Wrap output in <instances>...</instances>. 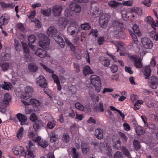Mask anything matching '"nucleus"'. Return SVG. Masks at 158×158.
Returning a JSON list of instances; mask_svg holds the SVG:
<instances>
[{"mask_svg":"<svg viewBox=\"0 0 158 158\" xmlns=\"http://www.w3.org/2000/svg\"><path fill=\"white\" fill-rule=\"evenodd\" d=\"M68 22V20L67 19L64 17H60L59 19L58 24L60 28L64 29L66 27Z\"/></svg>","mask_w":158,"mask_h":158,"instance_id":"obj_12","label":"nucleus"},{"mask_svg":"<svg viewBox=\"0 0 158 158\" xmlns=\"http://www.w3.org/2000/svg\"><path fill=\"white\" fill-rule=\"evenodd\" d=\"M75 107L77 109L83 111L84 110V107L80 103L77 102L75 104Z\"/></svg>","mask_w":158,"mask_h":158,"instance_id":"obj_57","label":"nucleus"},{"mask_svg":"<svg viewBox=\"0 0 158 158\" xmlns=\"http://www.w3.org/2000/svg\"><path fill=\"white\" fill-rule=\"evenodd\" d=\"M69 8L72 11L76 13H80L81 10L80 6L74 2L72 3L70 5Z\"/></svg>","mask_w":158,"mask_h":158,"instance_id":"obj_13","label":"nucleus"},{"mask_svg":"<svg viewBox=\"0 0 158 158\" xmlns=\"http://www.w3.org/2000/svg\"><path fill=\"white\" fill-rule=\"evenodd\" d=\"M24 52L28 54L29 53L30 51L26 43L21 42Z\"/></svg>","mask_w":158,"mask_h":158,"instance_id":"obj_46","label":"nucleus"},{"mask_svg":"<svg viewBox=\"0 0 158 158\" xmlns=\"http://www.w3.org/2000/svg\"><path fill=\"white\" fill-rule=\"evenodd\" d=\"M98 33V31L97 29H92L89 33V35H92L95 37H97Z\"/></svg>","mask_w":158,"mask_h":158,"instance_id":"obj_55","label":"nucleus"},{"mask_svg":"<svg viewBox=\"0 0 158 158\" xmlns=\"http://www.w3.org/2000/svg\"><path fill=\"white\" fill-rule=\"evenodd\" d=\"M56 125V122L54 121H49L47 124V127L49 129L53 128Z\"/></svg>","mask_w":158,"mask_h":158,"instance_id":"obj_51","label":"nucleus"},{"mask_svg":"<svg viewBox=\"0 0 158 158\" xmlns=\"http://www.w3.org/2000/svg\"><path fill=\"white\" fill-rule=\"evenodd\" d=\"M72 152L73 154V158H78L79 153L76 152V150L75 148H73L72 149Z\"/></svg>","mask_w":158,"mask_h":158,"instance_id":"obj_58","label":"nucleus"},{"mask_svg":"<svg viewBox=\"0 0 158 158\" xmlns=\"http://www.w3.org/2000/svg\"><path fill=\"white\" fill-rule=\"evenodd\" d=\"M99 19V22L101 26L103 28H106L107 26L109 21L108 18L104 15L100 17Z\"/></svg>","mask_w":158,"mask_h":158,"instance_id":"obj_10","label":"nucleus"},{"mask_svg":"<svg viewBox=\"0 0 158 158\" xmlns=\"http://www.w3.org/2000/svg\"><path fill=\"white\" fill-rule=\"evenodd\" d=\"M152 28L154 30L150 32L149 35L152 40L157 41L158 40V33H156V27Z\"/></svg>","mask_w":158,"mask_h":158,"instance_id":"obj_21","label":"nucleus"},{"mask_svg":"<svg viewBox=\"0 0 158 158\" xmlns=\"http://www.w3.org/2000/svg\"><path fill=\"white\" fill-rule=\"evenodd\" d=\"M31 105L35 106H38L40 105V102L38 100L34 98H31L30 101Z\"/></svg>","mask_w":158,"mask_h":158,"instance_id":"obj_33","label":"nucleus"},{"mask_svg":"<svg viewBox=\"0 0 158 158\" xmlns=\"http://www.w3.org/2000/svg\"><path fill=\"white\" fill-rule=\"evenodd\" d=\"M91 84L94 86L101 85L100 77L97 76L92 75L90 77Z\"/></svg>","mask_w":158,"mask_h":158,"instance_id":"obj_9","label":"nucleus"},{"mask_svg":"<svg viewBox=\"0 0 158 158\" xmlns=\"http://www.w3.org/2000/svg\"><path fill=\"white\" fill-rule=\"evenodd\" d=\"M14 46L16 50L17 51H20L21 50L22 46L19 40L16 39L15 40Z\"/></svg>","mask_w":158,"mask_h":158,"instance_id":"obj_40","label":"nucleus"},{"mask_svg":"<svg viewBox=\"0 0 158 158\" xmlns=\"http://www.w3.org/2000/svg\"><path fill=\"white\" fill-rule=\"evenodd\" d=\"M64 14L66 17L69 18L72 15L73 12L69 8H67L65 10Z\"/></svg>","mask_w":158,"mask_h":158,"instance_id":"obj_53","label":"nucleus"},{"mask_svg":"<svg viewBox=\"0 0 158 158\" xmlns=\"http://www.w3.org/2000/svg\"><path fill=\"white\" fill-rule=\"evenodd\" d=\"M36 82L38 85L41 88H46L48 85V82L44 77L42 76H40L37 78Z\"/></svg>","mask_w":158,"mask_h":158,"instance_id":"obj_7","label":"nucleus"},{"mask_svg":"<svg viewBox=\"0 0 158 158\" xmlns=\"http://www.w3.org/2000/svg\"><path fill=\"white\" fill-rule=\"evenodd\" d=\"M77 31H76L74 30H73L71 31V32L69 33L71 35L73 36H76L77 35L80 31V29L79 27H77Z\"/></svg>","mask_w":158,"mask_h":158,"instance_id":"obj_60","label":"nucleus"},{"mask_svg":"<svg viewBox=\"0 0 158 158\" xmlns=\"http://www.w3.org/2000/svg\"><path fill=\"white\" fill-rule=\"evenodd\" d=\"M62 8L61 6L56 5L53 7L52 13L55 16H60L61 13Z\"/></svg>","mask_w":158,"mask_h":158,"instance_id":"obj_11","label":"nucleus"},{"mask_svg":"<svg viewBox=\"0 0 158 158\" xmlns=\"http://www.w3.org/2000/svg\"><path fill=\"white\" fill-rule=\"evenodd\" d=\"M10 58V54L8 53H2L0 56V58L3 61L9 60Z\"/></svg>","mask_w":158,"mask_h":158,"instance_id":"obj_32","label":"nucleus"},{"mask_svg":"<svg viewBox=\"0 0 158 158\" xmlns=\"http://www.w3.org/2000/svg\"><path fill=\"white\" fill-rule=\"evenodd\" d=\"M112 26L114 29L115 34L122 38L121 36L123 35L124 33L122 29L124 27L123 24L118 20H114L112 22Z\"/></svg>","mask_w":158,"mask_h":158,"instance_id":"obj_1","label":"nucleus"},{"mask_svg":"<svg viewBox=\"0 0 158 158\" xmlns=\"http://www.w3.org/2000/svg\"><path fill=\"white\" fill-rule=\"evenodd\" d=\"M122 5L126 6H132L133 5V1L132 0H129L127 1H123V2Z\"/></svg>","mask_w":158,"mask_h":158,"instance_id":"obj_52","label":"nucleus"},{"mask_svg":"<svg viewBox=\"0 0 158 158\" xmlns=\"http://www.w3.org/2000/svg\"><path fill=\"white\" fill-rule=\"evenodd\" d=\"M13 150L15 155L19 156H24L26 154L25 150L22 146L14 147L13 148Z\"/></svg>","mask_w":158,"mask_h":158,"instance_id":"obj_4","label":"nucleus"},{"mask_svg":"<svg viewBox=\"0 0 158 158\" xmlns=\"http://www.w3.org/2000/svg\"><path fill=\"white\" fill-rule=\"evenodd\" d=\"M0 5L3 9L6 8H13L15 6V5L12 3L6 4L2 2H0Z\"/></svg>","mask_w":158,"mask_h":158,"instance_id":"obj_25","label":"nucleus"},{"mask_svg":"<svg viewBox=\"0 0 158 158\" xmlns=\"http://www.w3.org/2000/svg\"><path fill=\"white\" fill-rule=\"evenodd\" d=\"M118 134L120 137L122 139V141L123 143H127V141L128 138L124 133L121 131L118 132Z\"/></svg>","mask_w":158,"mask_h":158,"instance_id":"obj_38","label":"nucleus"},{"mask_svg":"<svg viewBox=\"0 0 158 158\" xmlns=\"http://www.w3.org/2000/svg\"><path fill=\"white\" fill-rule=\"evenodd\" d=\"M148 79V83L150 87L153 89H156L158 86V78L154 76H152Z\"/></svg>","mask_w":158,"mask_h":158,"instance_id":"obj_3","label":"nucleus"},{"mask_svg":"<svg viewBox=\"0 0 158 158\" xmlns=\"http://www.w3.org/2000/svg\"><path fill=\"white\" fill-rule=\"evenodd\" d=\"M11 97L8 93H6L4 95V98L2 101L5 102L7 105H9L11 101Z\"/></svg>","mask_w":158,"mask_h":158,"instance_id":"obj_22","label":"nucleus"},{"mask_svg":"<svg viewBox=\"0 0 158 158\" xmlns=\"http://www.w3.org/2000/svg\"><path fill=\"white\" fill-rule=\"evenodd\" d=\"M141 41L144 48L151 49L153 46V43L149 38L145 37L141 39Z\"/></svg>","mask_w":158,"mask_h":158,"instance_id":"obj_5","label":"nucleus"},{"mask_svg":"<svg viewBox=\"0 0 158 158\" xmlns=\"http://www.w3.org/2000/svg\"><path fill=\"white\" fill-rule=\"evenodd\" d=\"M81 28L83 30H87L91 28V27L89 24L85 23L81 25Z\"/></svg>","mask_w":158,"mask_h":158,"instance_id":"obj_50","label":"nucleus"},{"mask_svg":"<svg viewBox=\"0 0 158 158\" xmlns=\"http://www.w3.org/2000/svg\"><path fill=\"white\" fill-rule=\"evenodd\" d=\"M103 132L102 130L99 128H97L94 132L96 137L99 139H102L103 138Z\"/></svg>","mask_w":158,"mask_h":158,"instance_id":"obj_20","label":"nucleus"},{"mask_svg":"<svg viewBox=\"0 0 158 158\" xmlns=\"http://www.w3.org/2000/svg\"><path fill=\"white\" fill-rule=\"evenodd\" d=\"M140 58H138V60L134 63L135 66L137 68H141L143 67V64L141 62Z\"/></svg>","mask_w":158,"mask_h":158,"instance_id":"obj_45","label":"nucleus"},{"mask_svg":"<svg viewBox=\"0 0 158 158\" xmlns=\"http://www.w3.org/2000/svg\"><path fill=\"white\" fill-rule=\"evenodd\" d=\"M129 13H127L126 11L123 12L122 14L123 19L125 21L127 20L129 17Z\"/></svg>","mask_w":158,"mask_h":158,"instance_id":"obj_61","label":"nucleus"},{"mask_svg":"<svg viewBox=\"0 0 158 158\" xmlns=\"http://www.w3.org/2000/svg\"><path fill=\"white\" fill-rule=\"evenodd\" d=\"M94 4H97V3L96 2H92L91 3V10H93V11L95 12L94 14H95V13L96 12H97V14H99L98 12L100 11V10L99 8L96 7V6H93Z\"/></svg>","mask_w":158,"mask_h":158,"instance_id":"obj_49","label":"nucleus"},{"mask_svg":"<svg viewBox=\"0 0 158 158\" xmlns=\"http://www.w3.org/2000/svg\"><path fill=\"white\" fill-rule=\"evenodd\" d=\"M57 31L56 28L53 26H50L48 29L47 33L49 36L53 37L56 35Z\"/></svg>","mask_w":158,"mask_h":158,"instance_id":"obj_18","label":"nucleus"},{"mask_svg":"<svg viewBox=\"0 0 158 158\" xmlns=\"http://www.w3.org/2000/svg\"><path fill=\"white\" fill-rule=\"evenodd\" d=\"M24 131L23 127H21L18 131L16 135L17 137L19 139H21L23 137Z\"/></svg>","mask_w":158,"mask_h":158,"instance_id":"obj_42","label":"nucleus"},{"mask_svg":"<svg viewBox=\"0 0 158 158\" xmlns=\"http://www.w3.org/2000/svg\"><path fill=\"white\" fill-rule=\"evenodd\" d=\"M53 38L55 40L61 48H64L65 46V43L63 39L59 35L56 34Z\"/></svg>","mask_w":158,"mask_h":158,"instance_id":"obj_14","label":"nucleus"},{"mask_svg":"<svg viewBox=\"0 0 158 158\" xmlns=\"http://www.w3.org/2000/svg\"><path fill=\"white\" fill-rule=\"evenodd\" d=\"M134 32L136 34H139L140 33L139 28L138 26L136 24H134L132 27Z\"/></svg>","mask_w":158,"mask_h":158,"instance_id":"obj_56","label":"nucleus"},{"mask_svg":"<svg viewBox=\"0 0 158 158\" xmlns=\"http://www.w3.org/2000/svg\"><path fill=\"white\" fill-rule=\"evenodd\" d=\"M9 17L2 15L0 18V24L1 25H5L7 24L9 21Z\"/></svg>","mask_w":158,"mask_h":158,"instance_id":"obj_24","label":"nucleus"},{"mask_svg":"<svg viewBox=\"0 0 158 158\" xmlns=\"http://www.w3.org/2000/svg\"><path fill=\"white\" fill-rule=\"evenodd\" d=\"M145 22L148 24L151 25L152 27H157L158 25V22L156 21V23H155V21L153 18L151 16H148L145 19Z\"/></svg>","mask_w":158,"mask_h":158,"instance_id":"obj_15","label":"nucleus"},{"mask_svg":"<svg viewBox=\"0 0 158 158\" xmlns=\"http://www.w3.org/2000/svg\"><path fill=\"white\" fill-rule=\"evenodd\" d=\"M35 54L37 56L43 58L44 57H49L50 55L47 53V51L41 48L37 49L35 51Z\"/></svg>","mask_w":158,"mask_h":158,"instance_id":"obj_8","label":"nucleus"},{"mask_svg":"<svg viewBox=\"0 0 158 158\" xmlns=\"http://www.w3.org/2000/svg\"><path fill=\"white\" fill-rule=\"evenodd\" d=\"M28 136L30 138L32 139V140L35 142H37L40 141L41 139L40 136L35 137V134L33 131L29 132Z\"/></svg>","mask_w":158,"mask_h":158,"instance_id":"obj_23","label":"nucleus"},{"mask_svg":"<svg viewBox=\"0 0 158 158\" xmlns=\"http://www.w3.org/2000/svg\"><path fill=\"white\" fill-rule=\"evenodd\" d=\"M111 42L116 47L117 49L116 52H118L119 51V48H123L124 44L123 42L120 41H117L116 42H114L112 41Z\"/></svg>","mask_w":158,"mask_h":158,"instance_id":"obj_28","label":"nucleus"},{"mask_svg":"<svg viewBox=\"0 0 158 158\" xmlns=\"http://www.w3.org/2000/svg\"><path fill=\"white\" fill-rule=\"evenodd\" d=\"M83 73L86 76L88 74L93 73L94 72L89 65H86L83 68Z\"/></svg>","mask_w":158,"mask_h":158,"instance_id":"obj_26","label":"nucleus"},{"mask_svg":"<svg viewBox=\"0 0 158 158\" xmlns=\"http://www.w3.org/2000/svg\"><path fill=\"white\" fill-rule=\"evenodd\" d=\"M41 12L42 14L45 16L48 17L51 14V10L50 8H48L46 10L42 9Z\"/></svg>","mask_w":158,"mask_h":158,"instance_id":"obj_35","label":"nucleus"},{"mask_svg":"<svg viewBox=\"0 0 158 158\" xmlns=\"http://www.w3.org/2000/svg\"><path fill=\"white\" fill-rule=\"evenodd\" d=\"M69 137L67 133L63 134L62 137V140L63 142L67 143L69 141Z\"/></svg>","mask_w":158,"mask_h":158,"instance_id":"obj_54","label":"nucleus"},{"mask_svg":"<svg viewBox=\"0 0 158 158\" xmlns=\"http://www.w3.org/2000/svg\"><path fill=\"white\" fill-rule=\"evenodd\" d=\"M39 37L40 41H39V44L42 48H46V46L50 44V39L45 35L40 34H39Z\"/></svg>","mask_w":158,"mask_h":158,"instance_id":"obj_2","label":"nucleus"},{"mask_svg":"<svg viewBox=\"0 0 158 158\" xmlns=\"http://www.w3.org/2000/svg\"><path fill=\"white\" fill-rule=\"evenodd\" d=\"M88 146L87 144L85 142H82L81 143V148L82 150V152L84 153H87V150L88 148Z\"/></svg>","mask_w":158,"mask_h":158,"instance_id":"obj_39","label":"nucleus"},{"mask_svg":"<svg viewBox=\"0 0 158 158\" xmlns=\"http://www.w3.org/2000/svg\"><path fill=\"white\" fill-rule=\"evenodd\" d=\"M151 73V70L149 66H146L145 68L144 71V74L146 76L145 79H148L150 76Z\"/></svg>","mask_w":158,"mask_h":158,"instance_id":"obj_30","label":"nucleus"},{"mask_svg":"<svg viewBox=\"0 0 158 158\" xmlns=\"http://www.w3.org/2000/svg\"><path fill=\"white\" fill-rule=\"evenodd\" d=\"M135 131L136 134L138 135H143L145 132L144 128L139 126H138L136 127Z\"/></svg>","mask_w":158,"mask_h":158,"instance_id":"obj_27","label":"nucleus"},{"mask_svg":"<svg viewBox=\"0 0 158 158\" xmlns=\"http://www.w3.org/2000/svg\"><path fill=\"white\" fill-rule=\"evenodd\" d=\"M121 151L123 154L128 158H130L131 157V156L130 155V152L126 147L124 146L122 147L121 148Z\"/></svg>","mask_w":158,"mask_h":158,"instance_id":"obj_36","label":"nucleus"},{"mask_svg":"<svg viewBox=\"0 0 158 158\" xmlns=\"http://www.w3.org/2000/svg\"><path fill=\"white\" fill-rule=\"evenodd\" d=\"M7 106L8 105L2 101L0 102V111L3 113H5L6 111V108Z\"/></svg>","mask_w":158,"mask_h":158,"instance_id":"obj_29","label":"nucleus"},{"mask_svg":"<svg viewBox=\"0 0 158 158\" xmlns=\"http://www.w3.org/2000/svg\"><path fill=\"white\" fill-rule=\"evenodd\" d=\"M0 66L3 71H5L9 69V64L7 63L4 62L0 64Z\"/></svg>","mask_w":158,"mask_h":158,"instance_id":"obj_43","label":"nucleus"},{"mask_svg":"<svg viewBox=\"0 0 158 158\" xmlns=\"http://www.w3.org/2000/svg\"><path fill=\"white\" fill-rule=\"evenodd\" d=\"M58 139V135L56 134L55 131L52 132L50 135V141L51 142L56 141Z\"/></svg>","mask_w":158,"mask_h":158,"instance_id":"obj_31","label":"nucleus"},{"mask_svg":"<svg viewBox=\"0 0 158 158\" xmlns=\"http://www.w3.org/2000/svg\"><path fill=\"white\" fill-rule=\"evenodd\" d=\"M40 65L41 66L43 67V68L45 69L47 72H49L50 73H52V74H53L54 73V71L52 70L51 69L48 68L45 65L42 64L40 63Z\"/></svg>","mask_w":158,"mask_h":158,"instance_id":"obj_59","label":"nucleus"},{"mask_svg":"<svg viewBox=\"0 0 158 158\" xmlns=\"http://www.w3.org/2000/svg\"><path fill=\"white\" fill-rule=\"evenodd\" d=\"M36 40V37L34 35H31L28 37V40L30 43H34Z\"/></svg>","mask_w":158,"mask_h":158,"instance_id":"obj_47","label":"nucleus"},{"mask_svg":"<svg viewBox=\"0 0 158 158\" xmlns=\"http://www.w3.org/2000/svg\"><path fill=\"white\" fill-rule=\"evenodd\" d=\"M25 93L23 95L24 99H27L31 97L32 93L33 92V88L30 86H27L25 87Z\"/></svg>","mask_w":158,"mask_h":158,"instance_id":"obj_6","label":"nucleus"},{"mask_svg":"<svg viewBox=\"0 0 158 158\" xmlns=\"http://www.w3.org/2000/svg\"><path fill=\"white\" fill-rule=\"evenodd\" d=\"M110 69L111 71L114 73L116 72L118 70V67L117 65L114 64L110 67Z\"/></svg>","mask_w":158,"mask_h":158,"instance_id":"obj_63","label":"nucleus"},{"mask_svg":"<svg viewBox=\"0 0 158 158\" xmlns=\"http://www.w3.org/2000/svg\"><path fill=\"white\" fill-rule=\"evenodd\" d=\"M16 116L18 119L21 123V125L25 124V123L27 120V118L26 116L20 113H19L17 114Z\"/></svg>","mask_w":158,"mask_h":158,"instance_id":"obj_17","label":"nucleus"},{"mask_svg":"<svg viewBox=\"0 0 158 158\" xmlns=\"http://www.w3.org/2000/svg\"><path fill=\"white\" fill-rule=\"evenodd\" d=\"M133 145L134 149L136 150H139L141 147L140 143L138 140H134Z\"/></svg>","mask_w":158,"mask_h":158,"instance_id":"obj_44","label":"nucleus"},{"mask_svg":"<svg viewBox=\"0 0 158 158\" xmlns=\"http://www.w3.org/2000/svg\"><path fill=\"white\" fill-rule=\"evenodd\" d=\"M38 67L35 64L30 63L28 65V69L29 70L32 72H35L37 70Z\"/></svg>","mask_w":158,"mask_h":158,"instance_id":"obj_37","label":"nucleus"},{"mask_svg":"<svg viewBox=\"0 0 158 158\" xmlns=\"http://www.w3.org/2000/svg\"><path fill=\"white\" fill-rule=\"evenodd\" d=\"M25 158H34L35 156L34 155L33 152L31 151L29 149H27L26 154L24 155Z\"/></svg>","mask_w":158,"mask_h":158,"instance_id":"obj_34","label":"nucleus"},{"mask_svg":"<svg viewBox=\"0 0 158 158\" xmlns=\"http://www.w3.org/2000/svg\"><path fill=\"white\" fill-rule=\"evenodd\" d=\"M121 142L119 139L115 141L113 146L114 148L116 149H119L121 147Z\"/></svg>","mask_w":158,"mask_h":158,"instance_id":"obj_48","label":"nucleus"},{"mask_svg":"<svg viewBox=\"0 0 158 158\" xmlns=\"http://www.w3.org/2000/svg\"><path fill=\"white\" fill-rule=\"evenodd\" d=\"M38 145L43 148H45L48 145V142L45 140H42L41 141L37 142Z\"/></svg>","mask_w":158,"mask_h":158,"instance_id":"obj_41","label":"nucleus"},{"mask_svg":"<svg viewBox=\"0 0 158 158\" xmlns=\"http://www.w3.org/2000/svg\"><path fill=\"white\" fill-rule=\"evenodd\" d=\"M52 78L53 79L55 83H57L60 82L58 76L57 75L55 74H53L52 76Z\"/></svg>","mask_w":158,"mask_h":158,"instance_id":"obj_64","label":"nucleus"},{"mask_svg":"<svg viewBox=\"0 0 158 158\" xmlns=\"http://www.w3.org/2000/svg\"><path fill=\"white\" fill-rule=\"evenodd\" d=\"M109 5L113 9H115L117 7L119 8L122 6V4L118 2L115 0H111L108 2Z\"/></svg>","mask_w":158,"mask_h":158,"instance_id":"obj_19","label":"nucleus"},{"mask_svg":"<svg viewBox=\"0 0 158 158\" xmlns=\"http://www.w3.org/2000/svg\"><path fill=\"white\" fill-rule=\"evenodd\" d=\"M106 155L108 156H110L112 154V149L110 147L106 146Z\"/></svg>","mask_w":158,"mask_h":158,"instance_id":"obj_62","label":"nucleus"},{"mask_svg":"<svg viewBox=\"0 0 158 158\" xmlns=\"http://www.w3.org/2000/svg\"><path fill=\"white\" fill-rule=\"evenodd\" d=\"M33 127L34 130L37 131L39 129L44 127L43 123L41 120H37L33 123Z\"/></svg>","mask_w":158,"mask_h":158,"instance_id":"obj_16","label":"nucleus"}]
</instances>
